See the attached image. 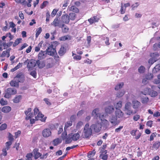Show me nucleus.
Listing matches in <instances>:
<instances>
[{
	"label": "nucleus",
	"instance_id": "58",
	"mask_svg": "<svg viewBox=\"0 0 160 160\" xmlns=\"http://www.w3.org/2000/svg\"><path fill=\"white\" fill-rule=\"evenodd\" d=\"M7 148H3L2 150V154L4 156H7Z\"/></svg>",
	"mask_w": 160,
	"mask_h": 160
},
{
	"label": "nucleus",
	"instance_id": "15",
	"mask_svg": "<svg viewBox=\"0 0 160 160\" xmlns=\"http://www.w3.org/2000/svg\"><path fill=\"white\" fill-rule=\"evenodd\" d=\"M115 116L117 118H121L123 117L124 113L120 109H117L115 111Z\"/></svg>",
	"mask_w": 160,
	"mask_h": 160
},
{
	"label": "nucleus",
	"instance_id": "43",
	"mask_svg": "<svg viewBox=\"0 0 160 160\" xmlns=\"http://www.w3.org/2000/svg\"><path fill=\"white\" fill-rule=\"evenodd\" d=\"M145 70V68L143 66H141L138 69V72L141 73H144Z\"/></svg>",
	"mask_w": 160,
	"mask_h": 160
},
{
	"label": "nucleus",
	"instance_id": "19",
	"mask_svg": "<svg viewBox=\"0 0 160 160\" xmlns=\"http://www.w3.org/2000/svg\"><path fill=\"white\" fill-rule=\"evenodd\" d=\"M62 21L66 24H68L69 22V18L67 14H63L62 16Z\"/></svg>",
	"mask_w": 160,
	"mask_h": 160
},
{
	"label": "nucleus",
	"instance_id": "5",
	"mask_svg": "<svg viewBox=\"0 0 160 160\" xmlns=\"http://www.w3.org/2000/svg\"><path fill=\"white\" fill-rule=\"evenodd\" d=\"M46 51L47 54L51 56H53L56 53V48L50 45L47 48Z\"/></svg>",
	"mask_w": 160,
	"mask_h": 160
},
{
	"label": "nucleus",
	"instance_id": "57",
	"mask_svg": "<svg viewBox=\"0 0 160 160\" xmlns=\"http://www.w3.org/2000/svg\"><path fill=\"white\" fill-rule=\"evenodd\" d=\"M75 55L76 56L73 57V59L76 60H80L81 59V56L80 55H76L75 54L72 53V56Z\"/></svg>",
	"mask_w": 160,
	"mask_h": 160
},
{
	"label": "nucleus",
	"instance_id": "34",
	"mask_svg": "<svg viewBox=\"0 0 160 160\" xmlns=\"http://www.w3.org/2000/svg\"><path fill=\"white\" fill-rule=\"evenodd\" d=\"M69 10L73 12L76 13L79 12V10L75 6H72L69 8Z\"/></svg>",
	"mask_w": 160,
	"mask_h": 160
},
{
	"label": "nucleus",
	"instance_id": "27",
	"mask_svg": "<svg viewBox=\"0 0 160 160\" xmlns=\"http://www.w3.org/2000/svg\"><path fill=\"white\" fill-rule=\"evenodd\" d=\"M11 110V107L9 106H5L3 107L1 109L2 111L5 113H7L10 112Z\"/></svg>",
	"mask_w": 160,
	"mask_h": 160
},
{
	"label": "nucleus",
	"instance_id": "48",
	"mask_svg": "<svg viewBox=\"0 0 160 160\" xmlns=\"http://www.w3.org/2000/svg\"><path fill=\"white\" fill-rule=\"evenodd\" d=\"M0 103L2 106L6 105L8 104L7 101L4 100L3 98H2L0 100Z\"/></svg>",
	"mask_w": 160,
	"mask_h": 160
},
{
	"label": "nucleus",
	"instance_id": "14",
	"mask_svg": "<svg viewBox=\"0 0 160 160\" xmlns=\"http://www.w3.org/2000/svg\"><path fill=\"white\" fill-rule=\"evenodd\" d=\"M42 134L44 137H48L51 135V132L49 129L46 128L43 130Z\"/></svg>",
	"mask_w": 160,
	"mask_h": 160
},
{
	"label": "nucleus",
	"instance_id": "3",
	"mask_svg": "<svg viewBox=\"0 0 160 160\" xmlns=\"http://www.w3.org/2000/svg\"><path fill=\"white\" fill-rule=\"evenodd\" d=\"M83 132L84 136L86 138H89L92 135V129L89 127V124L88 123L85 125Z\"/></svg>",
	"mask_w": 160,
	"mask_h": 160
},
{
	"label": "nucleus",
	"instance_id": "2",
	"mask_svg": "<svg viewBox=\"0 0 160 160\" xmlns=\"http://www.w3.org/2000/svg\"><path fill=\"white\" fill-rule=\"evenodd\" d=\"M17 92V91L16 89L11 88H8L5 91L4 97L9 98L12 95L16 94Z\"/></svg>",
	"mask_w": 160,
	"mask_h": 160
},
{
	"label": "nucleus",
	"instance_id": "16",
	"mask_svg": "<svg viewBox=\"0 0 160 160\" xmlns=\"http://www.w3.org/2000/svg\"><path fill=\"white\" fill-rule=\"evenodd\" d=\"M36 64V63L35 62V61L33 60H31L28 62L27 67L29 69H32L35 66Z\"/></svg>",
	"mask_w": 160,
	"mask_h": 160
},
{
	"label": "nucleus",
	"instance_id": "51",
	"mask_svg": "<svg viewBox=\"0 0 160 160\" xmlns=\"http://www.w3.org/2000/svg\"><path fill=\"white\" fill-rule=\"evenodd\" d=\"M126 111H127L126 114L128 115H131L133 114V110L132 109L130 108L129 109H127Z\"/></svg>",
	"mask_w": 160,
	"mask_h": 160
},
{
	"label": "nucleus",
	"instance_id": "44",
	"mask_svg": "<svg viewBox=\"0 0 160 160\" xmlns=\"http://www.w3.org/2000/svg\"><path fill=\"white\" fill-rule=\"evenodd\" d=\"M122 102L121 101H119L116 104L115 106V108L116 110L119 109V108H121L122 106Z\"/></svg>",
	"mask_w": 160,
	"mask_h": 160
},
{
	"label": "nucleus",
	"instance_id": "64",
	"mask_svg": "<svg viewBox=\"0 0 160 160\" xmlns=\"http://www.w3.org/2000/svg\"><path fill=\"white\" fill-rule=\"evenodd\" d=\"M160 79H155L154 81V83L156 84H158V88L160 89Z\"/></svg>",
	"mask_w": 160,
	"mask_h": 160
},
{
	"label": "nucleus",
	"instance_id": "28",
	"mask_svg": "<svg viewBox=\"0 0 160 160\" xmlns=\"http://www.w3.org/2000/svg\"><path fill=\"white\" fill-rule=\"evenodd\" d=\"M36 63L39 68H42L45 66V63L44 61H40V60H38L36 61Z\"/></svg>",
	"mask_w": 160,
	"mask_h": 160
},
{
	"label": "nucleus",
	"instance_id": "18",
	"mask_svg": "<svg viewBox=\"0 0 160 160\" xmlns=\"http://www.w3.org/2000/svg\"><path fill=\"white\" fill-rule=\"evenodd\" d=\"M66 52V48L64 45H62L59 50L58 51V53L60 56L63 55Z\"/></svg>",
	"mask_w": 160,
	"mask_h": 160
},
{
	"label": "nucleus",
	"instance_id": "6",
	"mask_svg": "<svg viewBox=\"0 0 160 160\" xmlns=\"http://www.w3.org/2000/svg\"><path fill=\"white\" fill-rule=\"evenodd\" d=\"M67 133H62V137L63 139H64L66 138L65 142L67 144L70 143L72 142V137L71 134H69L68 136L66 138V136H67Z\"/></svg>",
	"mask_w": 160,
	"mask_h": 160
},
{
	"label": "nucleus",
	"instance_id": "1",
	"mask_svg": "<svg viewBox=\"0 0 160 160\" xmlns=\"http://www.w3.org/2000/svg\"><path fill=\"white\" fill-rule=\"evenodd\" d=\"M34 114L36 120H39L42 122H45L47 117H44V115L41 112L39 111L38 108H36L34 109Z\"/></svg>",
	"mask_w": 160,
	"mask_h": 160
},
{
	"label": "nucleus",
	"instance_id": "8",
	"mask_svg": "<svg viewBox=\"0 0 160 160\" xmlns=\"http://www.w3.org/2000/svg\"><path fill=\"white\" fill-rule=\"evenodd\" d=\"M31 108H29L27 110L24 111L25 113L26 116L25 118L26 120H28L33 116V114L31 112Z\"/></svg>",
	"mask_w": 160,
	"mask_h": 160
},
{
	"label": "nucleus",
	"instance_id": "61",
	"mask_svg": "<svg viewBox=\"0 0 160 160\" xmlns=\"http://www.w3.org/2000/svg\"><path fill=\"white\" fill-rule=\"evenodd\" d=\"M28 46V45L26 43H24L22 46L18 49V51H21L24 48L27 47Z\"/></svg>",
	"mask_w": 160,
	"mask_h": 160
},
{
	"label": "nucleus",
	"instance_id": "50",
	"mask_svg": "<svg viewBox=\"0 0 160 160\" xmlns=\"http://www.w3.org/2000/svg\"><path fill=\"white\" fill-rule=\"evenodd\" d=\"M7 128V125L6 123H4L1 125L0 126V131H2L5 129Z\"/></svg>",
	"mask_w": 160,
	"mask_h": 160
},
{
	"label": "nucleus",
	"instance_id": "53",
	"mask_svg": "<svg viewBox=\"0 0 160 160\" xmlns=\"http://www.w3.org/2000/svg\"><path fill=\"white\" fill-rule=\"evenodd\" d=\"M59 44V43L57 41H54L52 43L51 45H50L51 46H52V47H54V48H56V47L58 46Z\"/></svg>",
	"mask_w": 160,
	"mask_h": 160
},
{
	"label": "nucleus",
	"instance_id": "31",
	"mask_svg": "<svg viewBox=\"0 0 160 160\" xmlns=\"http://www.w3.org/2000/svg\"><path fill=\"white\" fill-rule=\"evenodd\" d=\"M102 118L101 121V126L102 125V126L107 127H108L109 125V122L108 120L106 119H104L102 120Z\"/></svg>",
	"mask_w": 160,
	"mask_h": 160
},
{
	"label": "nucleus",
	"instance_id": "45",
	"mask_svg": "<svg viewBox=\"0 0 160 160\" xmlns=\"http://www.w3.org/2000/svg\"><path fill=\"white\" fill-rule=\"evenodd\" d=\"M49 2L48 1H44L40 6V8L43 9L48 5Z\"/></svg>",
	"mask_w": 160,
	"mask_h": 160
},
{
	"label": "nucleus",
	"instance_id": "52",
	"mask_svg": "<svg viewBox=\"0 0 160 160\" xmlns=\"http://www.w3.org/2000/svg\"><path fill=\"white\" fill-rule=\"evenodd\" d=\"M125 93V91H122L119 92L117 94V97L118 98L121 97Z\"/></svg>",
	"mask_w": 160,
	"mask_h": 160
},
{
	"label": "nucleus",
	"instance_id": "63",
	"mask_svg": "<svg viewBox=\"0 0 160 160\" xmlns=\"http://www.w3.org/2000/svg\"><path fill=\"white\" fill-rule=\"evenodd\" d=\"M21 134V131L20 130H18L15 133V137L16 138H17Z\"/></svg>",
	"mask_w": 160,
	"mask_h": 160
},
{
	"label": "nucleus",
	"instance_id": "38",
	"mask_svg": "<svg viewBox=\"0 0 160 160\" xmlns=\"http://www.w3.org/2000/svg\"><path fill=\"white\" fill-rule=\"evenodd\" d=\"M95 153L96 151L95 150H93L92 151H90L88 153V157H93L95 155Z\"/></svg>",
	"mask_w": 160,
	"mask_h": 160
},
{
	"label": "nucleus",
	"instance_id": "17",
	"mask_svg": "<svg viewBox=\"0 0 160 160\" xmlns=\"http://www.w3.org/2000/svg\"><path fill=\"white\" fill-rule=\"evenodd\" d=\"M45 51H41L38 54V58L39 60H42L45 58L47 55Z\"/></svg>",
	"mask_w": 160,
	"mask_h": 160
},
{
	"label": "nucleus",
	"instance_id": "36",
	"mask_svg": "<svg viewBox=\"0 0 160 160\" xmlns=\"http://www.w3.org/2000/svg\"><path fill=\"white\" fill-rule=\"evenodd\" d=\"M22 40V38H18L14 42H13V47H15L17 45H18L19 43H20L21 41Z\"/></svg>",
	"mask_w": 160,
	"mask_h": 160
},
{
	"label": "nucleus",
	"instance_id": "55",
	"mask_svg": "<svg viewBox=\"0 0 160 160\" xmlns=\"http://www.w3.org/2000/svg\"><path fill=\"white\" fill-rule=\"evenodd\" d=\"M131 103L130 102H127L126 103L125 106V110L127 109H129L131 108Z\"/></svg>",
	"mask_w": 160,
	"mask_h": 160
},
{
	"label": "nucleus",
	"instance_id": "46",
	"mask_svg": "<svg viewBox=\"0 0 160 160\" xmlns=\"http://www.w3.org/2000/svg\"><path fill=\"white\" fill-rule=\"evenodd\" d=\"M126 8H125L122 3H121V9L120 10V12L121 14H123L125 13L126 11Z\"/></svg>",
	"mask_w": 160,
	"mask_h": 160
},
{
	"label": "nucleus",
	"instance_id": "29",
	"mask_svg": "<svg viewBox=\"0 0 160 160\" xmlns=\"http://www.w3.org/2000/svg\"><path fill=\"white\" fill-rule=\"evenodd\" d=\"M71 37L68 35L62 36L59 38V40L60 41H65L68 40H71Z\"/></svg>",
	"mask_w": 160,
	"mask_h": 160
},
{
	"label": "nucleus",
	"instance_id": "12",
	"mask_svg": "<svg viewBox=\"0 0 160 160\" xmlns=\"http://www.w3.org/2000/svg\"><path fill=\"white\" fill-rule=\"evenodd\" d=\"M101 154L99 157L100 158L103 160H107L108 159V156L107 154L108 151L107 150H101Z\"/></svg>",
	"mask_w": 160,
	"mask_h": 160
},
{
	"label": "nucleus",
	"instance_id": "60",
	"mask_svg": "<svg viewBox=\"0 0 160 160\" xmlns=\"http://www.w3.org/2000/svg\"><path fill=\"white\" fill-rule=\"evenodd\" d=\"M58 11V9H54L52 12L51 15L52 17H54L56 15L57 12Z\"/></svg>",
	"mask_w": 160,
	"mask_h": 160
},
{
	"label": "nucleus",
	"instance_id": "22",
	"mask_svg": "<svg viewBox=\"0 0 160 160\" xmlns=\"http://www.w3.org/2000/svg\"><path fill=\"white\" fill-rule=\"evenodd\" d=\"M47 63L46 66L47 68H50L53 66L54 60L52 58H49L47 59Z\"/></svg>",
	"mask_w": 160,
	"mask_h": 160
},
{
	"label": "nucleus",
	"instance_id": "23",
	"mask_svg": "<svg viewBox=\"0 0 160 160\" xmlns=\"http://www.w3.org/2000/svg\"><path fill=\"white\" fill-rule=\"evenodd\" d=\"M51 24L55 27H60L61 25L60 24V21L58 18H55L53 22L51 23Z\"/></svg>",
	"mask_w": 160,
	"mask_h": 160
},
{
	"label": "nucleus",
	"instance_id": "20",
	"mask_svg": "<svg viewBox=\"0 0 160 160\" xmlns=\"http://www.w3.org/2000/svg\"><path fill=\"white\" fill-rule=\"evenodd\" d=\"M99 19L97 16H94L88 19V21L90 24H92L94 23L97 22L99 20Z\"/></svg>",
	"mask_w": 160,
	"mask_h": 160
},
{
	"label": "nucleus",
	"instance_id": "26",
	"mask_svg": "<svg viewBox=\"0 0 160 160\" xmlns=\"http://www.w3.org/2000/svg\"><path fill=\"white\" fill-rule=\"evenodd\" d=\"M15 78H18L17 79L20 80L21 81L20 82H22L24 80V76L22 72L18 74L14 78L15 79Z\"/></svg>",
	"mask_w": 160,
	"mask_h": 160
},
{
	"label": "nucleus",
	"instance_id": "56",
	"mask_svg": "<svg viewBox=\"0 0 160 160\" xmlns=\"http://www.w3.org/2000/svg\"><path fill=\"white\" fill-rule=\"evenodd\" d=\"M30 74L34 78H36L37 77V72L35 70H33L32 71Z\"/></svg>",
	"mask_w": 160,
	"mask_h": 160
},
{
	"label": "nucleus",
	"instance_id": "40",
	"mask_svg": "<svg viewBox=\"0 0 160 160\" xmlns=\"http://www.w3.org/2000/svg\"><path fill=\"white\" fill-rule=\"evenodd\" d=\"M42 31V28L41 27L37 28L36 30V37L37 38L39 35L41 33Z\"/></svg>",
	"mask_w": 160,
	"mask_h": 160
},
{
	"label": "nucleus",
	"instance_id": "30",
	"mask_svg": "<svg viewBox=\"0 0 160 160\" xmlns=\"http://www.w3.org/2000/svg\"><path fill=\"white\" fill-rule=\"evenodd\" d=\"M22 98V96L21 95H17L12 100L13 102L15 103L19 102Z\"/></svg>",
	"mask_w": 160,
	"mask_h": 160
},
{
	"label": "nucleus",
	"instance_id": "62",
	"mask_svg": "<svg viewBox=\"0 0 160 160\" xmlns=\"http://www.w3.org/2000/svg\"><path fill=\"white\" fill-rule=\"evenodd\" d=\"M139 5V4H138V2H136L135 4L132 5L131 6L132 10H134L135 9L137 8L138 6Z\"/></svg>",
	"mask_w": 160,
	"mask_h": 160
},
{
	"label": "nucleus",
	"instance_id": "7",
	"mask_svg": "<svg viewBox=\"0 0 160 160\" xmlns=\"http://www.w3.org/2000/svg\"><path fill=\"white\" fill-rule=\"evenodd\" d=\"M109 121L113 125H118L119 122L117 120V118L115 116L112 115L109 118Z\"/></svg>",
	"mask_w": 160,
	"mask_h": 160
},
{
	"label": "nucleus",
	"instance_id": "21",
	"mask_svg": "<svg viewBox=\"0 0 160 160\" xmlns=\"http://www.w3.org/2000/svg\"><path fill=\"white\" fill-rule=\"evenodd\" d=\"M113 107L112 106H108L105 108V112L107 114H111L114 111Z\"/></svg>",
	"mask_w": 160,
	"mask_h": 160
},
{
	"label": "nucleus",
	"instance_id": "49",
	"mask_svg": "<svg viewBox=\"0 0 160 160\" xmlns=\"http://www.w3.org/2000/svg\"><path fill=\"white\" fill-rule=\"evenodd\" d=\"M32 156L33 155L32 153H28L26 156L27 157L26 160H32Z\"/></svg>",
	"mask_w": 160,
	"mask_h": 160
},
{
	"label": "nucleus",
	"instance_id": "41",
	"mask_svg": "<svg viewBox=\"0 0 160 160\" xmlns=\"http://www.w3.org/2000/svg\"><path fill=\"white\" fill-rule=\"evenodd\" d=\"M149 101V99L147 97L142 98L141 99V102L143 104H147Z\"/></svg>",
	"mask_w": 160,
	"mask_h": 160
},
{
	"label": "nucleus",
	"instance_id": "42",
	"mask_svg": "<svg viewBox=\"0 0 160 160\" xmlns=\"http://www.w3.org/2000/svg\"><path fill=\"white\" fill-rule=\"evenodd\" d=\"M69 19L72 20H74L76 18V14L74 13H71L69 14Z\"/></svg>",
	"mask_w": 160,
	"mask_h": 160
},
{
	"label": "nucleus",
	"instance_id": "47",
	"mask_svg": "<svg viewBox=\"0 0 160 160\" xmlns=\"http://www.w3.org/2000/svg\"><path fill=\"white\" fill-rule=\"evenodd\" d=\"M12 142L11 141H9L6 143V148H7V150H8L10 148V146L12 145Z\"/></svg>",
	"mask_w": 160,
	"mask_h": 160
},
{
	"label": "nucleus",
	"instance_id": "9",
	"mask_svg": "<svg viewBox=\"0 0 160 160\" xmlns=\"http://www.w3.org/2000/svg\"><path fill=\"white\" fill-rule=\"evenodd\" d=\"M91 127L96 132H99L102 128L101 125L99 123L92 124Z\"/></svg>",
	"mask_w": 160,
	"mask_h": 160
},
{
	"label": "nucleus",
	"instance_id": "4",
	"mask_svg": "<svg viewBox=\"0 0 160 160\" xmlns=\"http://www.w3.org/2000/svg\"><path fill=\"white\" fill-rule=\"evenodd\" d=\"M99 109L98 108H96L92 112V115L94 116L95 118H97L99 117L101 120H102V118H103L104 117V115L99 113Z\"/></svg>",
	"mask_w": 160,
	"mask_h": 160
},
{
	"label": "nucleus",
	"instance_id": "32",
	"mask_svg": "<svg viewBox=\"0 0 160 160\" xmlns=\"http://www.w3.org/2000/svg\"><path fill=\"white\" fill-rule=\"evenodd\" d=\"M9 51L10 50H7L3 51L2 54L0 55V57H4L6 56L7 58H8L10 56Z\"/></svg>",
	"mask_w": 160,
	"mask_h": 160
},
{
	"label": "nucleus",
	"instance_id": "39",
	"mask_svg": "<svg viewBox=\"0 0 160 160\" xmlns=\"http://www.w3.org/2000/svg\"><path fill=\"white\" fill-rule=\"evenodd\" d=\"M124 85V83L123 82H121L116 85L115 87V90H117L122 88Z\"/></svg>",
	"mask_w": 160,
	"mask_h": 160
},
{
	"label": "nucleus",
	"instance_id": "10",
	"mask_svg": "<svg viewBox=\"0 0 160 160\" xmlns=\"http://www.w3.org/2000/svg\"><path fill=\"white\" fill-rule=\"evenodd\" d=\"M132 103L133 108L137 111L139 109L141 105V102L136 100H133L132 102Z\"/></svg>",
	"mask_w": 160,
	"mask_h": 160
},
{
	"label": "nucleus",
	"instance_id": "24",
	"mask_svg": "<svg viewBox=\"0 0 160 160\" xmlns=\"http://www.w3.org/2000/svg\"><path fill=\"white\" fill-rule=\"evenodd\" d=\"M160 146V142L156 141L153 142L152 149L156 150L158 149Z\"/></svg>",
	"mask_w": 160,
	"mask_h": 160
},
{
	"label": "nucleus",
	"instance_id": "37",
	"mask_svg": "<svg viewBox=\"0 0 160 160\" xmlns=\"http://www.w3.org/2000/svg\"><path fill=\"white\" fill-rule=\"evenodd\" d=\"M72 121H68L65 124L64 129L66 130L69 127L71 126L72 125Z\"/></svg>",
	"mask_w": 160,
	"mask_h": 160
},
{
	"label": "nucleus",
	"instance_id": "13",
	"mask_svg": "<svg viewBox=\"0 0 160 160\" xmlns=\"http://www.w3.org/2000/svg\"><path fill=\"white\" fill-rule=\"evenodd\" d=\"M38 151V148H35L33 150L32 153L34 155V158L36 159L40 157L42 155V154L39 152Z\"/></svg>",
	"mask_w": 160,
	"mask_h": 160
},
{
	"label": "nucleus",
	"instance_id": "33",
	"mask_svg": "<svg viewBox=\"0 0 160 160\" xmlns=\"http://www.w3.org/2000/svg\"><path fill=\"white\" fill-rule=\"evenodd\" d=\"M72 137V139L73 141H76L78 139L80 138V135L78 132L75 133L72 135L71 134Z\"/></svg>",
	"mask_w": 160,
	"mask_h": 160
},
{
	"label": "nucleus",
	"instance_id": "25",
	"mask_svg": "<svg viewBox=\"0 0 160 160\" xmlns=\"http://www.w3.org/2000/svg\"><path fill=\"white\" fill-rule=\"evenodd\" d=\"M62 142L61 138H57L52 141V144L54 146H56L60 144Z\"/></svg>",
	"mask_w": 160,
	"mask_h": 160
},
{
	"label": "nucleus",
	"instance_id": "59",
	"mask_svg": "<svg viewBox=\"0 0 160 160\" xmlns=\"http://www.w3.org/2000/svg\"><path fill=\"white\" fill-rule=\"evenodd\" d=\"M7 37H8L10 38L9 41H11L14 38V36L12 35L10 32H8L6 34Z\"/></svg>",
	"mask_w": 160,
	"mask_h": 160
},
{
	"label": "nucleus",
	"instance_id": "11",
	"mask_svg": "<svg viewBox=\"0 0 160 160\" xmlns=\"http://www.w3.org/2000/svg\"><path fill=\"white\" fill-rule=\"evenodd\" d=\"M21 81L19 79H14L11 81L9 83L10 86L12 87L18 88L19 87V82Z\"/></svg>",
	"mask_w": 160,
	"mask_h": 160
},
{
	"label": "nucleus",
	"instance_id": "54",
	"mask_svg": "<svg viewBox=\"0 0 160 160\" xmlns=\"http://www.w3.org/2000/svg\"><path fill=\"white\" fill-rule=\"evenodd\" d=\"M8 139L9 141H11L12 142L14 140V138H13V135L10 132H8Z\"/></svg>",
	"mask_w": 160,
	"mask_h": 160
},
{
	"label": "nucleus",
	"instance_id": "35",
	"mask_svg": "<svg viewBox=\"0 0 160 160\" xmlns=\"http://www.w3.org/2000/svg\"><path fill=\"white\" fill-rule=\"evenodd\" d=\"M65 25L64 24H62L60 28H62V32L64 33H67L69 31V28L66 27H64Z\"/></svg>",
	"mask_w": 160,
	"mask_h": 160
}]
</instances>
